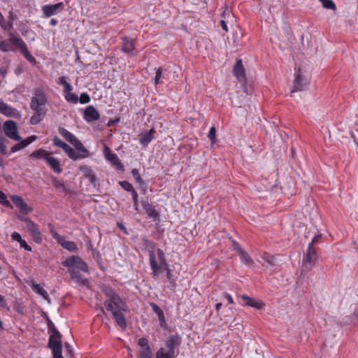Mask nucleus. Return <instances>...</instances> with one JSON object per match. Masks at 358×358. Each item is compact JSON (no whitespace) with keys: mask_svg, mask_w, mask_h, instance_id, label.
<instances>
[{"mask_svg":"<svg viewBox=\"0 0 358 358\" xmlns=\"http://www.w3.org/2000/svg\"><path fill=\"white\" fill-rule=\"evenodd\" d=\"M3 129L6 136L12 140L21 141L17 124L13 120H7L3 124Z\"/></svg>","mask_w":358,"mask_h":358,"instance_id":"6","label":"nucleus"},{"mask_svg":"<svg viewBox=\"0 0 358 358\" xmlns=\"http://www.w3.org/2000/svg\"><path fill=\"white\" fill-rule=\"evenodd\" d=\"M131 174L135 180V181L139 184V183H143L144 180L141 178V175L139 174L138 170L136 169H134L131 170Z\"/></svg>","mask_w":358,"mask_h":358,"instance_id":"51","label":"nucleus"},{"mask_svg":"<svg viewBox=\"0 0 358 358\" xmlns=\"http://www.w3.org/2000/svg\"><path fill=\"white\" fill-rule=\"evenodd\" d=\"M242 299L244 301L245 305L252 308H255L257 309H261L263 305L262 302L256 301L252 298L247 295H243Z\"/></svg>","mask_w":358,"mask_h":358,"instance_id":"33","label":"nucleus"},{"mask_svg":"<svg viewBox=\"0 0 358 358\" xmlns=\"http://www.w3.org/2000/svg\"><path fill=\"white\" fill-rule=\"evenodd\" d=\"M50 153L47 150L41 148L31 152L30 157L45 160V157H48Z\"/></svg>","mask_w":358,"mask_h":358,"instance_id":"36","label":"nucleus"},{"mask_svg":"<svg viewBox=\"0 0 358 358\" xmlns=\"http://www.w3.org/2000/svg\"><path fill=\"white\" fill-rule=\"evenodd\" d=\"M10 38L8 40H3L0 42V50L4 52L9 51H14V49L12 47V45H15V43L14 40L15 39H21L20 38H17L15 36L13 32H10L8 34Z\"/></svg>","mask_w":358,"mask_h":358,"instance_id":"18","label":"nucleus"},{"mask_svg":"<svg viewBox=\"0 0 358 358\" xmlns=\"http://www.w3.org/2000/svg\"><path fill=\"white\" fill-rule=\"evenodd\" d=\"M321 238H322L321 234L315 235L314 236V238L312 239V241L309 243L308 246H312V248H316L315 245L319 242V241Z\"/></svg>","mask_w":358,"mask_h":358,"instance_id":"61","label":"nucleus"},{"mask_svg":"<svg viewBox=\"0 0 358 358\" xmlns=\"http://www.w3.org/2000/svg\"><path fill=\"white\" fill-rule=\"evenodd\" d=\"M150 305L152 310L158 316L160 327L164 329H166L167 327V325L166 323L165 316H164V312L162 310V308L157 304H156L155 303H150Z\"/></svg>","mask_w":358,"mask_h":358,"instance_id":"27","label":"nucleus"},{"mask_svg":"<svg viewBox=\"0 0 358 358\" xmlns=\"http://www.w3.org/2000/svg\"><path fill=\"white\" fill-rule=\"evenodd\" d=\"M71 145L74 146L77 152L74 150V157L70 158L71 159L76 161L78 159H84L90 156V151L78 138Z\"/></svg>","mask_w":358,"mask_h":358,"instance_id":"9","label":"nucleus"},{"mask_svg":"<svg viewBox=\"0 0 358 358\" xmlns=\"http://www.w3.org/2000/svg\"><path fill=\"white\" fill-rule=\"evenodd\" d=\"M318 259L317 248L308 246L306 252L303 255L301 268V274L305 275L312 270Z\"/></svg>","mask_w":358,"mask_h":358,"instance_id":"2","label":"nucleus"},{"mask_svg":"<svg viewBox=\"0 0 358 358\" xmlns=\"http://www.w3.org/2000/svg\"><path fill=\"white\" fill-rule=\"evenodd\" d=\"M103 152L106 159L109 161L117 170L120 171H124V165L120 160L118 156L115 153L112 152L109 147L105 146Z\"/></svg>","mask_w":358,"mask_h":358,"instance_id":"8","label":"nucleus"},{"mask_svg":"<svg viewBox=\"0 0 358 358\" xmlns=\"http://www.w3.org/2000/svg\"><path fill=\"white\" fill-rule=\"evenodd\" d=\"M59 133L71 144L73 143V142L77 139V138L73 134H71L64 127H59Z\"/></svg>","mask_w":358,"mask_h":358,"instance_id":"32","label":"nucleus"},{"mask_svg":"<svg viewBox=\"0 0 358 358\" xmlns=\"http://www.w3.org/2000/svg\"><path fill=\"white\" fill-rule=\"evenodd\" d=\"M241 260L244 262L245 264L250 265L253 263L252 259L249 256L248 253L245 252L244 250H241L239 253Z\"/></svg>","mask_w":358,"mask_h":358,"instance_id":"44","label":"nucleus"},{"mask_svg":"<svg viewBox=\"0 0 358 358\" xmlns=\"http://www.w3.org/2000/svg\"><path fill=\"white\" fill-rule=\"evenodd\" d=\"M59 245L69 252L76 253L78 252V248L76 244L73 241H66L65 237L63 241L60 242Z\"/></svg>","mask_w":358,"mask_h":358,"instance_id":"30","label":"nucleus"},{"mask_svg":"<svg viewBox=\"0 0 358 358\" xmlns=\"http://www.w3.org/2000/svg\"><path fill=\"white\" fill-rule=\"evenodd\" d=\"M232 250L240 253L241 250H243L239 243L236 242L235 240H232L231 244Z\"/></svg>","mask_w":358,"mask_h":358,"instance_id":"60","label":"nucleus"},{"mask_svg":"<svg viewBox=\"0 0 358 358\" xmlns=\"http://www.w3.org/2000/svg\"><path fill=\"white\" fill-rule=\"evenodd\" d=\"M11 238L13 241H17L18 243H20V241H22L21 235L16 231L12 233Z\"/></svg>","mask_w":358,"mask_h":358,"instance_id":"64","label":"nucleus"},{"mask_svg":"<svg viewBox=\"0 0 358 358\" xmlns=\"http://www.w3.org/2000/svg\"><path fill=\"white\" fill-rule=\"evenodd\" d=\"M175 354L169 351L166 352L163 348H161L156 353V358H175Z\"/></svg>","mask_w":358,"mask_h":358,"instance_id":"41","label":"nucleus"},{"mask_svg":"<svg viewBox=\"0 0 358 358\" xmlns=\"http://www.w3.org/2000/svg\"><path fill=\"white\" fill-rule=\"evenodd\" d=\"M101 292L103 294L107 297L108 296L116 292L113 288H111L110 286H104L101 289Z\"/></svg>","mask_w":358,"mask_h":358,"instance_id":"57","label":"nucleus"},{"mask_svg":"<svg viewBox=\"0 0 358 358\" xmlns=\"http://www.w3.org/2000/svg\"><path fill=\"white\" fill-rule=\"evenodd\" d=\"M79 169L82 172L83 177L88 179L90 184L94 187H96L98 179L94 171L87 166H82Z\"/></svg>","mask_w":358,"mask_h":358,"instance_id":"19","label":"nucleus"},{"mask_svg":"<svg viewBox=\"0 0 358 358\" xmlns=\"http://www.w3.org/2000/svg\"><path fill=\"white\" fill-rule=\"evenodd\" d=\"M45 161L55 173H61L62 172L63 169L61 168L60 162L58 159L49 155L48 157H45Z\"/></svg>","mask_w":358,"mask_h":358,"instance_id":"24","label":"nucleus"},{"mask_svg":"<svg viewBox=\"0 0 358 358\" xmlns=\"http://www.w3.org/2000/svg\"><path fill=\"white\" fill-rule=\"evenodd\" d=\"M52 182L53 186L59 191L65 192L66 190V187L65 185L64 181L62 179H57L55 177H52Z\"/></svg>","mask_w":358,"mask_h":358,"instance_id":"37","label":"nucleus"},{"mask_svg":"<svg viewBox=\"0 0 358 358\" xmlns=\"http://www.w3.org/2000/svg\"><path fill=\"white\" fill-rule=\"evenodd\" d=\"M50 227V232L54 239L57 241V242L59 244L61 241H63L64 236L59 234L55 229L53 226L51 224H48Z\"/></svg>","mask_w":358,"mask_h":358,"instance_id":"43","label":"nucleus"},{"mask_svg":"<svg viewBox=\"0 0 358 358\" xmlns=\"http://www.w3.org/2000/svg\"><path fill=\"white\" fill-rule=\"evenodd\" d=\"M122 312H124L122 310L117 309L116 310L113 312V317L117 323V324L122 329L124 330L127 325V321L126 319L122 314Z\"/></svg>","mask_w":358,"mask_h":358,"instance_id":"25","label":"nucleus"},{"mask_svg":"<svg viewBox=\"0 0 358 358\" xmlns=\"http://www.w3.org/2000/svg\"><path fill=\"white\" fill-rule=\"evenodd\" d=\"M181 340V337L177 334L170 335L165 342L168 351L175 354V348L180 345Z\"/></svg>","mask_w":358,"mask_h":358,"instance_id":"15","label":"nucleus"},{"mask_svg":"<svg viewBox=\"0 0 358 358\" xmlns=\"http://www.w3.org/2000/svg\"><path fill=\"white\" fill-rule=\"evenodd\" d=\"M294 70V87L291 90V93L303 90L308 84V79L303 75L301 69L295 68Z\"/></svg>","mask_w":358,"mask_h":358,"instance_id":"7","label":"nucleus"},{"mask_svg":"<svg viewBox=\"0 0 358 358\" xmlns=\"http://www.w3.org/2000/svg\"><path fill=\"white\" fill-rule=\"evenodd\" d=\"M64 9V4L63 2H59L55 4H46L42 6L41 10L43 16L46 18L56 15L58 12Z\"/></svg>","mask_w":358,"mask_h":358,"instance_id":"10","label":"nucleus"},{"mask_svg":"<svg viewBox=\"0 0 358 358\" xmlns=\"http://www.w3.org/2000/svg\"><path fill=\"white\" fill-rule=\"evenodd\" d=\"M166 273V278H167V280L173 286V287H176V279L171 272V270L169 268V269H166V271H165Z\"/></svg>","mask_w":358,"mask_h":358,"instance_id":"56","label":"nucleus"},{"mask_svg":"<svg viewBox=\"0 0 358 358\" xmlns=\"http://www.w3.org/2000/svg\"><path fill=\"white\" fill-rule=\"evenodd\" d=\"M53 144L63 149L69 158L74 157V150L65 142L62 141L57 136L52 138Z\"/></svg>","mask_w":358,"mask_h":358,"instance_id":"16","label":"nucleus"},{"mask_svg":"<svg viewBox=\"0 0 358 358\" xmlns=\"http://www.w3.org/2000/svg\"><path fill=\"white\" fill-rule=\"evenodd\" d=\"M157 257H158V259H159V262H164V260L166 259L165 254H164V251L162 249L158 248L157 250Z\"/></svg>","mask_w":358,"mask_h":358,"instance_id":"62","label":"nucleus"},{"mask_svg":"<svg viewBox=\"0 0 358 358\" xmlns=\"http://www.w3.org/2000/svg\"><path fill=\"white\" fill-rule=\"evenodd\" d=\"M83 117L87 122H92L99 120L100 114L93 106H88L84 111Z\"/></svg>","mask_w":358,"mask_h":358,"instance_id":"17","label":"nucleus"},{"mask_svg":"<svg viewBox=\"0 0 358 358\" xmlns=\"http://www.w3.org/2000/svg\"><path fill=\"white\" fill-rule=\"evenodd\" d=\"M262 259L268 264L266 267L267 268L269 267L273 268L276 265L275 257L269 253L265 252L262 256Z\"/></svg>","mask_w":358,"mask_h":358,"instance_id":"39","label":"nucleus"},{"mask_svg":"<svg viewBox=\"0 0 358 358\" xmlns=\"http://www.w3.org/2000/svg\"><path fill=\"white\" fill-rule=\"evenodd\" d=\"M104 306L108 311H110L112 313V315L113 314V312L116 310V309L114 308V306H115L114 304L109 301H105Z\"/></svg>","mask_w":358,"mask_h":358,"instance_id":"59","label":"nucleus"},{"mask_svg":"<svg viewBox=\"0 0 358 358\" xmlns=\"http://www.w3.org/2000/svg\"><path fill=\"white\" fill-rule=\"evenodd\" d=\"M68 78L66 76H61L57 80V84L63 86L64 95L72 91L73 87L67 81Z\"/></svg>","mask_w":358,"mask_h":358,"instance_id":"31","label":"nucleus"},{"mask_svg":"<svg viewBox=\"0 0 358 358\" xmlns=\"http://www.w3.org/2000/svg\"><path fill=\"white\" fill-rule=\"evenodd\" d=\"M11 200L15 206L20 208L22 213L27 214L31 210L21 196L13 195L11 196Z\"/></svg>","mask_w":358,"mask_h":358,"instance_id":"20","label":"nucleus"},{"mask_svg":"<svg viewBox=\"0 0 358 358\" xmlns=\"http://www.w3.org/2000/svg\"><path fill=\"white\" fill-rule=\"evenodd\" d=\"M208 138L210 139L212 144L216 142V129L215 127H212L208 134Z\"/></svg>","mask_w":358,"mask_h":358,"instance_id":"50","label":"nucleus"},{"mask_svg":"<svg viewBox=\"0 0 358 358\" xmlns=\"http://www.w3.org/2000/svg\"><path fill=\"white\" fill-rule=\"evenodd\" d=\"M45 318L46 323H47L48 334L59 331L58 329L55 327L52 321L48 317V315L45 313Z\"/></svg>","mask_w":358,"mask_h":358,"instance_id":"42","label":"nucleus"},{"mask_svg":"<svg viewBox=\"0 0 358 358\" xmlns=\"http://www.w3.org/2000/svg\"><path fill=\"white\" fill-rule=\"evenodd\" d=\"M0 113L7 117H15L18 113L15 108L9 106L3 101H0Z\"/></svg>","mask_w":358,"mask_h":358,"instance_id":"28","label":"nucleus"},{"mask_svg":"<svg viewBox=\"0 0 358 358\" xmlns=\"http://www.w3.org/2000/svg\"><path fill=\"white\" fill-rule=\"evenodd\" d=\"M36 138L37 137L35 135L31 136L25 138L24 140H22L21 138V141H19L20 142L18 143L11 147L10 152L14 153L18 150H22V148L27 147V145L33 143Z\"/></svg>","mask_w":358,"mask_h":358,"instance_id":"22","label":"nucleus"},{"mask_svg":"<svg viewBox=\"0 0 358 358\" xmlns=\"http://www.w3.org/2000/svg\"><path fill=\"white\" fill-rule=\"evenodd\" d=\"M138 344L141 346V349H150L149 345L148 340L146 338H141L138 340Z\"/></svg>","mask_w":358,"mask_h":358,"instance_id":"55","label":"nucleus"},{"mask_svg":"<svg viewBox=\"0 0 358 358\" xmlns=\"http://www.w3.org/2000/svg\"><path fill=\"white\" fill-rule=\"evenodd\" d=\"M78 101L82 104L87 103L90 101V96L87 93L83 92L78 97Z\"/></svg>","mask_w":358,"mask_h":358,"instance_id":"54","label":"nucleus"},{"mask_svg":"<svg viewBox=\"0 0 358 358\" xmlns=\"http://www.w3.org/2000/svg\"><path fill=\"white\" fill-rule=\"evenodd\" d=\"M152 353L151 349L140 350L138 358H152Z\"/></svg>","mask_w":358,"mask_h":358,"instance_id":"49","label":"nucleus"},{"mask_svg":"<svg viewBox=\"0 0 358 358\" xmlns=\"http://www.w3.org/2000/svg\"><path fill=\"white\" fill-rule=\"evenodd\" d=\"M62 266L71 268H76L79 271L89 273V267L87 264L83 260V259L78 255H72L67 257L62 262Z\"/></svg>","mask_w":358,"mask_h":358,"instance_id":"4","label":"nucleus"},{"mask_svg":"<svg viewBox=\"0 0 358 358\" xmlns=\"http://www.w3.org/2000/svg\"><path fill=\"white\" fill-rule=\"evenodd\" d=\"M0 26L5 31L11 30L13 29V24H8L1 13L0 14Z\"/></svg>","mask_w":358,"mask_h":358,"instance_id":"47","label":"nucleus"},{"mask_svg":"<svg viewBox=\"0 0 358 358\" xmlns=\"http://www.w3.org/2000/svg\"><path fill=\"white\" fill-rule=\"evenodd\" d=\"M141 241L145 250L148 252L150 268L152 271H156L159 267L155 253V243L147 238H142Z\"/></svg>","mask_w":358,"mask_h":358,"instance_id":"5","label":"nucleus"},{"mask_svg":"<svg viewBox=\"0 0 358 358\" xmlns=\"http://www.w3.org/2000/svg\"><path fill=\"white\" fill-rule=\"evenodd\" d=\"M231 13L230 11L226 8L225 10L223 11L222 17V19L220 21V26L222 28L223 30H224L226 32L228 31V27H227V22L228 20H227V17H230Z\"/></svg>","mask_w":358,"mask_h":358,"instance_id":"38","label":"nucleus"},{"mask_svg":"<svg viewBox=\"0 0 358 358\" xmlns=\"http://www.w3.org/2000/svg\"><path fill=\"white\" fill-rule=\"evenodd\" d=\"M0 152L3 155H6L7 154V148L4 144V139L0 138Z\"/></svg>","mask_w":358,"mask_h":358,"instance_id":"63","label":"nucleus"},{"mask_svg":"<svg viewBox=\"0 0 358 358\" xmlns=\"http://www.w3.org/2000/svg\"><path fill=\"white\" fill-rule=\"evenodd\" d=\"M69 273L71 279L76 283L83 286H87L89 285V280L84 278L79 271L75 269L69 268Z\"/></svg>","mask_w":358,"mask_h":358,"instance_id":"21","label":"nucleus"},{"mask_svg":"<svg viewBox=\"0 0 358 358\" xmlns=\"http://www.w3.org/2000/svg\"><path fill=\"white\" fill-rule=\"evenodd\" d=\"M106 301L113 303L117 309L129 311L128 306L117 292L108 296Z\"/></svg>","mask_w":358,"mask_h":358,"instance_id":"13","label":"nucleus"},{"mask_svg":"<svg viewBox=\"0 0 358 358\" xmlns=\"http://www.w3.org/2000/svg\"><path fill=\"white\" fill-rule=\"evenodd\" d=\"M27 223V229L30 234L37 232L39 230L38 225L29 218L21 219Z\"/></svg>","mask_w":358,"mask_h":358,"instance_id":"35","label":"nucleus"},{"mask_svg":"<svg viewBox=\"0 0 358 358\" xmlns=\"http://www.w3.org/2000/svg\"><path fill=\"white\" fill-rule=\"evenodd\" d=\"M64 97L66 100L71 103H77L78 102V96L74 93H72L71 92L66 94L64 95Z\"/></svg>","mask_w":358,"mask_h":358,"instance_id":"46","label":"nucleus"},{"mask_svg":"<svg viewBox=\"0 0 358 358\" xmlns=\"http://www.w3.org/2000/svg\"><path fill=\"white\" fill-rule=\"evenodd\" d=\"M166 70L163 67L156 69V74L155 77V84L156 85L162 83V78L164 77V73Z\"/></svg>","mask_w":358,"mask_h":358,"instance_id":"40","label":"nucleus"},{"mask_svg":"<svg viewBox=\"0 0 358 358\" xmlns=\"http://www.w3.org/2000/svg\"><path fill=\"white\" fill-rule=\"evenodd\" d=\"M156 133V131L154 128L150 129L148 131L141 134L138 137V140L141 145L143 147H147L148 145L151 142L153 138L154 134Z\"/></svg>","mask_w":358,"mask_h":358,"instance_id":"26","label":"nucleus"},{"mask_svg":"<svg viewBox=\"0 0 358 358\" xmlns=\"http://www.w3.org/2000/svg\"><path fill=\"white\" fill-rule=\"evenodd\" d=\"M118 184L124 190L127 191V192L134 191V187L129 181H127V180L119 181Z\"/></svg>","mask_w":358,"mask_h":358,"instance_id":"45","label":"nucleus"},{"mask_svg":"<svg viewBox=\"0 0 358 358\" xmlns=\"http://www.w3.org/2000/svg\"><path fill=\"white\" fill-rule=\"evenodd\" d=\"M233 75L236 78V79L241 83L246 82V73L245 69L243 64V61L241 59H238L236 60L234 67H233Z\"/></svg>","mask_w":358,"mask_h":358,"instance_id":"11","label":"nucleus"},{"mask_svg":"<svg viewBox=\"0 0 358 358\" xmlns=\"http://www.w3.org/2000/svg\"><path fill=\"white\" fill-rule=\"evenodd\" d=\"M48 101L47 95L43 88L37 87L34 90L30 102V108L34 111L30 118L31 124L36 125L42 121L47 113L45 106Z\"/></svg>","mask_w":358,"mask_h":358,"instance_id":"1","label":"nucleus"},{"mask_svg":"<svg viewBox=\"0 0 358 358\" xmlns=\"http://www.w3.org/2000/svg\"><path fill=\"white\" fill-rule=\"evenodd\" d=\"M49 334L48 348L52 350L53 358H64L62 356V334L59 331Z\"/></svg>","mask_w":358,"mask_h":358,"instance_id":"3","label":"nucleus"},{"mask_svg":"<svg viewBox=\"0 0 358 358\" xmlns=\"http://www.w3.org/2000/svg\"><path fill=\"white\" fill-rule=\"evenodd\" d=\"M141 203L149 218H152L154 222H159L160 220V214L157 212L154 205L145 200H141Z\"/></svg>","mask_w":358,"mask_h":358,"instance_id":"12","label":"nucleus"},{"mask_svg":"<svg viewBox=\"0 0 358 358\" xmlns=\"http://www.w3.org/2000/svg\"><path fill=\"white\" fill-rule=\"evenodd\" d=\"M121 40L122 41V51L127 54L132 53L135 48L134 40L129 36H122Z\"/></svg>","mask_w":358,"mask_h":358,"instance_id":"23","label":"nucleus"},{"mask_svg":"<svg viewBox=\"0 0 358 358\" xmlns=\"http://www.w3.org/2000/svg\"><path fill=\"white\" fill-rule=\"evenodd\" d=\"M324 8L327 9L336 10V4L332 0H320Z\"/></svg>","mask_w":358,"mask_h":358,"instance_id":"48","label":"nucleus"},{"mask_svg":"<svg viewBox=\"0 0 358 358\" xmlns=\"http://www.w3.org/2000/svg\"><path fill=\"white\" fill-rule=\"evenodd\" d=\"M34 241L37 244H41L43 241L42 234L40 230L31 234Z\"/></svg>","mask_w":358,"mask_h":358,"instance_id":"53","label":"nucleus"},{"mask_svg":"<svg viewBox=\"0 0 358 358\" xmlns=\"http://www.w3.org/2000/svg\"><path fill=\"white\" fill-rule=\"evenodd\" d=\"M14 42L15 46L30 63H36V59L28 50L27 44L22 39H15Z\"/></svg>","mask_w":358,"mask_h":358,"instance_id":"14","label":"nucleus"},{"mask_svg":"<svg viewBox=\"0 0 358 358\" xmlns=\"http://www.w3.org/2000/svg\"><path fill=\"white\" fill-rule=\"evenodd\" d=\"M0 203L6 207H11V203L7 199L6 195L1 190H0Z\"/></svg>","mask_w":358,"mask_h":358,"instance_id":"52","label":"nucleus"},{"mask_svg":"<svg viewBox=\"0 0 358 358\" xmlns=\"http://www.w3.org/2000/svg\"><path fill=\"white\" fill-rule=\"evenodd\" d=\"M158 266L159 267V269H157L156 271H152V278L155 280H157L159 277V273L163 271H166V269H169V264L166 262V259L164 260L163 262H160L159 264L158 263Z\"/></svg>","mask_w":358,"mask_h":358,"instance_id":"34","label":"nucleus"},{"mask_svg":"<svg viewBox=\"0 0 358 358\" xmlns=\"http://www.w3.org/2000/svg\"><path fill=\"white\" fill-rule=\"evenodd\" d=\"M19 30L22 36H26L29 32V27L23 22H20L19 25Z\"/></svg>","mask_w":358,"mask_h":358,"instance_id":"58","label":"nucleus"},{"mask_svg":"<svg viewBox=\"0 0 358 358\" xmlns=\"http://www.w3.org/2000/svg\"><path fill=\"white\" fill-rule=\"evenodd\" d=\"M32 289L41 295L45 300L50 301V299L48 292L38 283L34 282L31 285Z\"/></svg>","mask_w":358,"mask_h":358,"instance_id":"29","label":"nucleus"}]
</instances>
